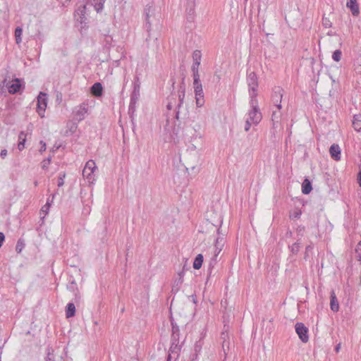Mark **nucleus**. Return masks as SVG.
<instances>
[{"instance_id":"27","label":"nucleus","mask_w":361,"mask_h":361,"mask_svg":"<svg viewBox=\"0 0 361 361\" xmlns=\"http://www.w3.org/2000/svg\"><path fill=\"white\" fill-rule=\"evenodd\" d=\"M199 66L200 65H195V63H192L191 69L192 71L193 80L200 79Z\"/></svg>"},{"instance_id":"36","label":"nucleus","mask_w":361,"mask_h":361,"mask_svg":"<svg viewBox=\"0 0 361 361\" xmlns=\"http://www.w3.org/2000/svg\"><path fill=\"white\" fill-rule=\"evenodd\" d=\"M51 162V158L49 157L46 159H44L42 162V168L44 170H47L48 169V166Z\"/></svg>"},{"instance_id":"13","label":"nucleus","mask_w":361,"mask_h":361,"mask_svg":"<svg viewBox=\"0 0 361 361\" xmlns=\"http://www.w3.org/2000/svg\"><path fill=\"white\" fill-rule=\"evenodd\" d=\"M193 87L196 96L204 95L202 85L200 79H195L193 81Z\"/></svg>"},{"instance_id":"38","label":"nucleus","mask_w":361,"mask_h":361,"mask_svg":"<svg viewBox=\"0 0 361 361\" xmlns=\"http://www.w3.org/2000/svg\"><path fill=\"white\" fill-rule=\"evenodd\" d=\"M26 137L27 134H25L24 132H20L18 135V139L20 142H23L25 145V142L26 141Z\"/></svg>"},{"instance_id":"59","label":"nucleus","mask_w":361,"mask_h":361,"mask_svg":"<svg viewBox=\"0 0 361 361\" xmlns=\"http://www.w3.org/2000/svg\"><path fill=\"white\" fill-rule=\"evenodd\" d=\"M136 88H137V87H136V86H135V90H134V93H135V92H136Z\"/></svg>"},{"instance_id":"53","label":"nucleus","mask_w":361,"mask_h":361,"mask_svg":"<svg viewBox=\"0 0 361 361\" xmlns=\"http://www.w3.org/2000/svg\"><path fill=\"white\" fill-rule=\"evenodd\" d=\"M358 183H359L360 185L361 186V171L359 172V174H358Z\"/></svg>"},{"instance_id":"21","label":"nucleus","mask_w":361,"mask_h":361,"mask_svg":"<svg viewBox=\"0 0 361 361\" xmlns=\"http://www.w3.org/2000/svg\"><path fill=\"white\" fill-rule=\"evenodd\" d=\"M203 263V256L201 254H199L195 257L193 262V268L195 269H199L201 268Z\"/></svg>"},{"instance_id":"54","label":"nucleus","mask_w":361,"mask_h":361,"mask_svg":"<svg viewBox=\"0 0 361 361\" xmlns=\"http://www.w3.org/2000/svg\"><path fill=\"white\" fill-rule=\"evenodd\" d=\"M292 235H293L292 231H287V233H286V237H291V236H292Z\"/></svg>"},{"instance_id":"37","label":"nucleus","mask_w":361,"mask_h":361,"mask_svg":"<svg viewBox=\"0 0 361 361\" xmlns=\"http://www.w3.org/2000/svg\"><path fill=\"white\" fill-rule=\"evenodd\" d=\"M297 236L300 238V237L303 236L304 232H305V227L302 226H299L297 229Z\"/></svg>"},{"instance_id":"48","label":"nucleus","mask_w":361,"mask_h":361,"mask_svg":"<svg viewBox=\"0 0 361 361\" xmlns=\"http://www.w3.org/2000/svg\"><path fill=\"white\" fill-rule=\"evenodd\" d=\"M18 149L20 151L23 150L24 148H25V145L23 143V142H18Z\"/></svg>"},{"instance_id":"50","label":"nucleus","mask_w":361,"mask_h":361,"mask_svg":"<svg viewBox=\"0 0 361 361\" xmlns=\"http://www.w3.org/2000/svg\"><path fill=\"white\" fill-rule=\"evenodd\" d=\"M167 106V109H168L169 110H171V109H172L173 108L174 105H173V104L172 103V102H169L168 103V104H167V106Z\"/></svg>"},{"instance_id":"34","label":"nucleus","mask_w":361,"mask_h":361,"mask_svg":"<svg viewBox=\"0 0 361 361\" xmlns=\"http://www.w3.org/2000/svg\"><path fill=\"white\" fill-rule=\"evenodd\" d=\"M322 25L326 28H329V27H331L332 23H331V22L330 21V20L328 18L323 17V18H322Z\"/></svg>"},{"instance_id":"23","label":"nucleus","mask_w":361,"mask_h":361,"mask_svg":"<svg viewBox=\"0 0 361 361\" xmlns=\"http://www.w3.org/2000/svg\"><path fill=\"white\" fill-rule=\"evenodd\" d=\"M299 240L298 239L297 242L293 243L292 245L289 246V249L290 250V252L293 255H296L300 248V243H299Z\"/></svg>"},{"instance_id":"56","label":"nucleus","mask_w":361,"mask_h":361,"mask_svg":"<svg viewBox=\"0 0 361 361\" xmlns=\"http://www.w3.org/2000/svg\"><path fill=\"white\" fill-rule=\"evenodd\" d=\"M171 353L168 355L167 357V361H170L171 360Z\"/></svg>"},{"instance_id":"44","label":"nucleus","mask_w":361,"mask_h":361,"mask_svg":"<svg viewBox=\"0 0 361 361\" xmlns=\"http://www.w3.org/2000/svg\"><path fill=\"white\" fill-rule=\"evenodd\" d=\"M5 240V235L3 233L0 232V247L2 246V244Z\"/></svg>"},{"instance_id":"11","label":"nucleus","mask_w":361,"mask_h":361,"mask_svg":"<svg viewBox=\"0 0 361 361\" xmlns=\"http://www.w3.org/2000/svg\"><path fill=\"white\" fill-rule=\"evenodd\" d=\"M346 6L352 12L353 16H357L360 13L357 0H348Z\"/></svg>"},{"instance_id":"26","label":"nucleus","mask_w":361,"mask_h":361,"mask_svg":"<svg viewBox=\"0 0 361 361\" xmlns=\"http://www.w3.org/2000/svg\"><path fill=\"white\" fill-rule=\"evenodd\" d=\"M23 32L22 28L18 27L15 30V37L17 44H20L22 41L21 35Z\"/></svg>"},{"instance_id":"22","label":"nucleus","mask_w":361,"mask_h":361,"mask_svg":"<svg viewBox=\"0 0 361 361\" xmlns=\"http://www.w3.org/2000/svg\"><path fill=\"white\" fill-rule=\"evenodd\" d=\"M67 288L71 292H75L78 290V286L75 279L71 276L68 280Z\"/></svg>"},{"instance_id":"35","label":"nucleus","mask_w":361,"mask_h":361,"mask_svg":"<svg viewBox=\"0 0 361 361\" xmlns=\"http://www.w3.org/2000/svg\"><path fill=\"white\" fill-rule=\"evenodd\" d=\"M66 176L65 173H61L57 181V185L61 187L64 184V178Z\"/></svg>"},{"instance_id":"31","label":"nucleus","mask_w":361,"mask_h":361,"mask_svg":"<svg viewBox=\"0 0 361 361\" xmlns=\"http://www.w3.org/2000/svg\"><path fill=\"white\" fill-rule=\"evenodd\" d=\"M302 214V211L299 209H295V210L291 212L290 213V219H298Z\"/></svg>"},{"instance_id":"15","label":"nucleus","mask_w":361,"mask_h":361,"mask_svg":"<svg viewBox=\"0 0 361 361\" xmlns=\"http://www.w3.org/2000/svg\"><path fill=\"white\" fill-rule=\"evenodd\" d=\"M353 126L356 131H361V114H356L353 116Z\"/></svg>"},{"instance_id":"46","label":"nucleus","mask_w":361,"mask_h":361,"mask_svg":"<svg viewBox=\"0 0 361 361\" xmlns=\"http://www.w3.org/2000/svg\"><path fill=\"white\" fill-rule=\"evenodd\" d=\"M227 336V335H226L224 333L222 334V336H221V338L225 340L226 337ZM226 345V341H223V344H222V346H223V348H224V350L225 351V346Z\"/></svg>"},{"instance_id":"41","label":"nucleus","mask_w":361,"mask_h":361,"mask_svg":"<svg viewBox=\"0 0 361 361\" xmlns=\"http://www.w3.org/2000/svg\"><path fill=\"white\" fill-rule=\"evenodd\" d=\"M54 356L52 353L50 352V350H48L47 357L45 361H54Z\"/></svg>"},{"instance_id":"47","label":"nucleus","mask_w":361,"mask_h":361,"mask_svg":"<svg viewBox=\"0 0 361 361\" xmlns=\"http://www.w3.org/2000/svg\"><path fill=\"white\" fill-rule=\"evenodd\" d=\"M85 8H86V6L84 5L82 8H79L78 9L77 12L78 13L80 11L81 13V14L82 16H84V13H85Z\"/></svg>"},{"instance_id":"16","label":"nucleus","mask_w":361,"mask_h":361,"mask_svg":"<svg viewBox=\"0 0 361 361\" xmlns=\"http://www.w3.org/2000/svg\"><path fill=\"white\" fill-rule=\"evenodd\" d=\"M312 189V188L310 181L305 178L302 183V192L304 194L307 195L311 192Z\"/></svg>"},{"instance_id":"19","label":"nucleus","mask_w":361,"mask_h":361,"mask_svg":"<svg viewBox=\"0 0 361 361\" xmlns=\"http://www.w3.org/2000/svg\"><path fill=\"white\" fill-rule=\"evenodd\" d=\"M281 117V113L279 109L278 111H274L271 115V120L273 121L274 127H276V125L279 123Z\"/></svg>"},{"instance_id":"57","label":"nucleus","mask_w":361,"mask_h":361,"mask_svg":"<svg viewBox=\"0 0 361 361\" xmlns=\"http://www.w3.org/2000/svg\"><path fill=\"white\" fill-rule=\"evenodd\" d=\"M215 252H216V255H217L220 252H219V250H216Z\"/></svg>"},{"instance_id":"5","label":"nucleus","mask_w":361,"mask_h":361,"mask_svg":"<svg viewBox=\"0 0 361 361\" xmlns=\"http://www.w3.org/2000/svg\"><path fill=\"white\" fill-rule=\"evenodd\" d=\"M295 329L300 339L303 343H307L309 341L308 329L301 322H297L295 325Z\"/></svg>"},{"instance_id":"55","label":"nucleus","mask_w":361,"mask_h":361,"mask_svg":"<svg viewBox=\"0 0 361 361\" xmlns=\"http://www.w3.org/2000/svg\"><path fill=\"white\" fill-rule=\"evenodd\" d=\"M188 165L190 167V169H192V171H194L197 168V165H190V164H188Z\"/></svg>"},{"instance_id":"58","label":"nucleus","mask_w":361,"mask_h":361,"mask_svg":"<svg viewBox=\"0 0 361 361\" xmlns=\"http://www.w3.org/2000/svg\"><path fill=\"white\" fill-rule=\"evenodd\" d=\"M178 115H179V112H178V111H177V112H176V118H178Z\"/></svg>"},{"instance_id":"39","label":"nucleus","mask_w":361,"mask_h":361,"mask_svg":"<svg viewBox=\"0 0 361 361\" xmlns=\"http://www.w3.org/2000/svg\"><path fill=\"white\" fill-rule=\"evenodd\" d=\"M184 97H185V93H184V90H183L180 92H179V95H178L179 103L177 105L178 108H180V105L182 104L183 99H184Z\"/></svg>"},{"instance_id":"3","label":"nucleus","mask_w":361,"mask_h":361,"mask_svg":"<svg viewBox=\"0 0 361 361\" xmlns=\"http://www.w3.org/2000/svg\"><path fill=\"white\" fill-rule=\"evenodd\" d=\"M250 99L256 98L258 87L257 77L255 72H250L247 78Z\"/></svg>"},{"instance_id":"28","label":"nucleus","mask_w":361,"mask_h":361,"mask_svg":"<svg viewBox=\"0 0 361 361\" xmlns=\"http://www.w3.org/2000/svg\"><path fill=\"white\" fill-rule=\"evenodd\" d=\"M223 245H224V238H218L216 239V243H215V250H219V252H221Z\"/></svg>"},{"instance_id":"61","label":"nucleus","mask_w":361,"mask_h":361,"mask_svg":"<svg viewBox=\"0 0 361 361\" xmlns=\"http://www.w3.org/2000/svg\"><path fill=\"white\" fill-rule=\"evenodd\" d=\"M68 1H70L71 0H67Z\"/></svg>"},{"instance_id":"33","label":"nucleus","mask_w":361,"mask_h":361,"mask_svg":"<svg viewBox=\"0 0 361 361\" xmlns=\"http://www.w3.org/2000/svg\"><path fill=\"white\" fill-rule=\"evenodd\" d=\"M356 257L361 261V240L357 243L355 248Z\"/></svg>"},{"instance_id":"49","label":"nucleus","mask_w":361,"mask_h":361,"mask_svg":"<svg viewBox=\"0 0 361 361\" xmlns=\"http://www.w3.org/2000/svg\"><path fill=\"white\" fill-rule=\"evenodd\" d=\"M176 348H177V344H176V345H175L174 342H173L172 345H171V348H170V352H171V353H173V350H174Z\"/></svg>"},{"instance_id":"24","label":"nucleus","mask_w":361,"mask_h":361,"mask_svg":"<svg viewBox=\"0 0 361 361\" xmlns=\"http://www.w3.org/2000/svg\"><path fill=\"white\" fill-rule=\"evenodd\" d=\"M179 327L172 323V339L174 341L178 340Z\"/></svg>"},{"instance_id":"29","label":"nucleus","mask_w":361,"mask_h":361,"mask_svg":"<svg viewBox=\"0 0 361 361\" xmlns=\"http://www.w3.org/2000/svg\"><path fill=\"white\" fill-rule=\"evenodd\" d=\"M25 247L24 241L21 239H19L17 242L16 246V250L18 253L21 252L23 249Z\"/></svg>"},{"instance_id":"30","label":"nucleus","mask_w":361,"mask_h":361,"mask_svg":"<svg viewBox=\"0 0 361 361\" xmlns=\"http://www.w3.org/2000/svg\"><path fill=\"white\" fill-rule=\"evenodd\" d=\"M341 56H342V52L341 50L339 49H337L336 50L333 54H332V59L335 61H339L341 59Z\"/></svg>"},{"instance_id":"25","label":"nucleus","mask_w":361,"mask_h":361,"mask_svg":"<svg viewBox=\"0 0 361 361\" xmlns=\"http://www.w3.org/2000/svg\"><path fill=\"white\" fill-rule=\"evenodd\" d=\"M51 204H44L40 209V216L41 219L43 220L45 216L48 214L49 211V207Z\"/></svg>"},{"instance_id":"14","label":"nucleus","mask_w":361,"mask_h":361,"mask_svg":"<svg viewBox=\"0 0 361 361\" xmlns=\"http://www.w3.org/2000/svg\"><path fill=\"white\" fill-rule=\"evenodd\" d=\"M331 310L334 312L338 311L339 305L334 291L331 293V302H330Z\"/></svg>"},{"instance_id":"51","label":"nucleus","mask_w":361,"mask_h":361,"mask_svg":"<svg viewBox=\"0 0 361 361\" xmlns=\"http://www.w3.org/2000/svg\"><path fill=\"white\" fill-rule=\"evenodd\" d=\"M356 73L361 75V65H359L355 68Z\"/></svg>"},{"instance_id":"7","label":"nucleus","mask_w":361,"mask_h":361,"mask_svg":"<svg viewBox=\"0 0 361 361\" xmlns=\"http://www.w3.org/2000/svg\"><path fill=\"white\" fill-rule=\"evenodd\" d=\"M88 111V106L86 104L82 103L80 104L78 106L75 108V110L74 111L75 114V118L78 121H82L85 115L87 114Z\"/></svg>"},{"instance_id":"43","label":"nucleus","mask_w":361,"mask_h":361,"mask_svg":"<svg viewBox=\"0 0 361 361\" xmlns=\"http://www.w3.org/2000/svg\"><path fill=\"white\" fill-rule=\"evenodd\" d=\"M313 249V247L311 245H309L305 248V258L307 257V253L308 252L311 251Z\"/></svg>"},{"instance_id":"20","label":"nucleus","mask_w":361,"mask_h":361,"mask_svg":"<svg viewBox=\"0 0 361 361\" xmlns=\"http://www.w3.org/2000/svg\"><path fill=\"white\" fill-rule=\"evenodd\" d=\"M202 53L200 50H195L192 53V61L195 65H200Z\"/></svg>"},{"instance_id":"1","label":"nucleus","mask_w":361,"mask_h":361,"mask_svg":"<svg viewBox=\"0 0 361 361\" xmlns=\"http://www.w3.org/2000/svg\"><path fill=\"white\" fill-rule=\"evenodd\" d=\"M251 109L247 113V119L252 121L253 125L257 126L262 120V116L258 107V102L256 98L250 99Z\"/></svg>"},{"instance_id":"32","label":"nucleus","mask_w":361,"mask_h":361,"mask_svg":"<svg viewBox=\"0 0 361 361\" xmlns=\"http://www.w3.org/2000/svg\"><path fill=\"white\" fill-rule=\"evenodd\" d=\"M195 99H196L197 106L202 107L204 104V95L196 96Z\"/></svg>"},{"instance_id":"52","label":"nucleus","mask_w":361,"mask_h":361,"mask_svg":"<svg viewBox=\"0 0 361 361\" xmlns=\"http://www.w3.org/2000/svg\"><path fill=\"white\" fill-rule=\"evenodd\" d=\"M341 343L337 344V345H336V348H335V351H336V353H338V352H339V350H340V349H341Z\"/></svg>"},{"instance_id":"18","label":"nucleus","mask_w":361,"mask_h":361,"mask_svg":"<svg viewBox=\"0 0 361 361\" xmlns=\"http://www.w3.org/2000/svg\"><path fill=\"white\" fill-rule=\"evenodd\" d=\"M75 307L73 303H68L66 309V315L67 318L72 317L75 315Z\"/></svg>"},{"instance_id":"2","label":"nucleus","mask_w":361,"mask_h":361,"mask_svg":"<svg viewBox=\"0 0 361 361\" xmlns=\"http://www.w3.org/2000/svg\"><path fill=\"white\" fill-rule=\"evenodd\" d=\"M97 169L96 164L92 159L86 162L82 171V176L89 183H93L95 181L94 172Z\"/></svg>"},{"instance_id":"4","label":"nucleus","mask_w":361,"mask_h":361,"mask_svg":"<svg viewBox=\"0 0 361 361\" xmlns=\"http://www.w3.org/2000/svg\"><path fill=\"white\" fill-rule=\"evenodd\" d=\"M47 94L40 92L37 97V111L40 117L44 116V111L47 105Z\"/></svg>"},{"instance_id":"17","label":"nucleus","mask_w":361,"mask_h":361,"mask_svg":"<svg viewBox=\"0 0 361 361\" xmlns=\"http://www.w3.org/2000/svg\"><path fill=\"white\" fill-rule=\"evenodd\" d=\"M106 0H90V4L94 7V9L99 12L103 9L104 4Z\"/></svg>"},{"instance_id":"42","label":"nucleus","mask_w":361,"mask_h":361,"mask_svg":"<svg viewBox=\"0 0 361 361\" xmlns=\"http://www.w3.org/2000/svg\"><path fill=\"white\" fill-rule=\"evenodd\" d=\"M39 144H40V145H41V147H40V149H39V152H40L41 153H42V152H44V151L46 150V149H47L46 143H45L44 141L41 140V141H40V142H39Z\"/></svg>"},{"instance_id":"45","label":"nucleus","mask_w":361,"mask_h":361,"mask_svg":"<svg viewBox=\"0 0 361 361\" xmlns=\"http://www.w3.org/2000/svg\"><path fill=\"white\" fill-rule=\"evenodd\" d=\"M7 155V150L6 149H2L0 153V156L2 159H4Z\"/></svg>"},{"instance_id":"9","label":"nucleus","mask_w":361,"mask_h":361,"mask_svg":"<svg viewBox=\"0 0 361 361\" xmlns=\"http://www.w3.org/2000/svg\"><path fill=\"white\" fill-rule=\"evenodd\" d=\"M7 87H8L9 93H11V94L17 93L18 92H19V90L21 87L20 80L18 78L12 80L11 83H8L7 85Z\"/></svg>"},{"instance_id":"12","label":"nucleus","mask_w":361,"mask_h":361,"mask_svg":"<svg viewBox=\"0 0 361 361\" xmlns=\"http://www.w3.org/2000/svg\"><path fill=\"white\" fill-rule=\"evenodd\" d=\"M103 87L100 82H95L91 87V93L95 97H100L102 95Z\"/></svg>"},{"instance_id":"10","label":"nucleus","mask_w":361,"mask_h":361,"mask_svg":"<svg viewBox=\"0 0 361 361\" xmlns=\"http://www.w3.org/2000/svg\"><path fill=\"white\" fill-rule=\"evenodd\" d=\"M329 153L334 160L338 161L341 159V149L338 145H332L329 149Z\"/></svg>"},{"instance_id":"8","label":"nucleus","mask_w":361,"mask_h":361,"mask_svg":"<svg viewBox=\"0 0 361 361\" xmlns=\"http://www.w3.org/2000/svg\"><path fill=\"white\" fill-rule=\"evenodd\" d=\"M145 15L146 21L145 26L147 31H149L152 27L151 18L153 17L154 15V8L151 6H147L146 8H145Z\"/></svg>"},{"instance_id":"60","label":"nucleus","mask_w":361,"mask_h":361,"mask_svg":"<svg viewBox=\"0 0 361 361\" xmlns=\"http://www.w3.org/2000/svg\"><path fill=\"white\" fill-rule=\"evenodd\" d=\"M35 185H37V181H35Z\"/></svg>"},{"instance_id":"40","label":"nucleus","mask_w":361,"mask_h":361,"mask_svg":"<svg viewBox=\"0 0 361 361\" xmlns=\"http://www.w3.org/2000/svg\"><path fill=\"white\" fill-rule=\"evenodd\" d=\"M252 125H253L252 122L246 118L245 124V130L247 132L250 129Z\"/></svg>"},{"instance_id":"6","label":"nucleus","mask_w":361,"mask_h":361,"mask_svg":"<svg viewBox=\"0 0 361 361\" xmlns=\"http://www.w3.org/2000/svg\"><path fill=\"white\" fill-rule=\"evenodd\" d=\"M283 97V89L280 87H275L271 96V100L278 109H281V99Z\"/></svg>"}]
</instances>
